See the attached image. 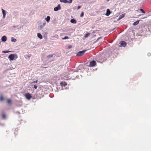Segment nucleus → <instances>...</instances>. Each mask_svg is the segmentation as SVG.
Returning a JSON list of instances; mask_svg holds the SVG:
<instances>
[{
	"label": "nucleus",
	"mask_w": 151,
	"mask_h": 151,
	"mask_svg": "<svg viewBox=\"0 0 151 151\" xmlns=\"http://www.w3.org/2000/svg\"><path fill=\"white\" fill-rule=\"evenodd\" d=\"M14 57L15 56L14 54H11L8 56V58H9L10 60H13L14 59Z\"/></svg>",
	"instance_id": "39448f33"
},
{
	"label": "nucleus",
	"mask_w": 151,
	"mask_h": 151,
	"mask_svg": "<svg viewBox=\"0 0 151 151\" xmlns=\"http://www.w3.org/2000/svg\"><path fill=\"white\" fill-rule=\"evenodd\" d=\"M84 15V13L83 12H82L80 15L81 17H83Z\"/></svg>",
	"instance_id": "a878e982"
},
{
	"label": "nucleus",
	"mask_w": 151,
	"mask_h": 151,
	"mask_svg": "<svg viewBox=\"0 0 151 151\" xmlns=\"http://www.w3.org/2000/svg\"><path fill=\"white\" fill-rule=\"evenodd\" d=\"M69 38V37L68 36H65L62 39L65 40V39H68Z\"/></svg>",
	"instance_id": "4be33fe9"
},
{
	"label": "nucleus",
	"mask_w": 151,
	"mask_h": 151,
	"mask_svg": "<svg viewBox=\"0 0 151 151\" xmlns=\"http://www.w3.org/2000/svg\"><path fill=\"white\" fill-rule=\"evenodd\" d=\"M70 22L72 23L76 24L77 22V21L74 19H73L70 20Z\"/></svg>",
	"instance_id": "9d476101"
},
{
	"label": "nucleus",
	"mask_w": 151,
	"mask_h": 151,
	"mask_svg": "<svg viewBox=\"0 0 151 151\" xmlns=\"http://www.w3.org/2000/svg\"><path fill=\"white\" fill-rule=\"evenodd\" d=\"M53 55H50L47 56V58H50L52 57Z\"/></svg>",
	"instance_id": "393cba45"
},
{
	"label": "nucleus",
	"mask_w": 151,
	"mask_h": 151,
	"mask_svg": "<svg viewBox=\"0 0 151 151\" xmlns=\"http://www.w3.org/2000/svg\"><path fill=\"white\" fill-rule=\"evenodd\" d=\"M73 0H69V1H68V3H71L72 2Z\"/></svg>",
	"instance_id": "bb28decb"
},
{
	"label": "nucleus",
	"mask_w": 151,
	"mask_h": 151,
	"mask_svg": "<svg viewBox=\"0 0 151 151\" xmlns=\"http://www.w3.org/2000/svg\"><path fill=\"white\" fill-rule=\"evenodd\" d=\"M60 85L62 86H65L67 85V83L65 82H62L60 83Z\"/></svg>",
	"instance_id": "423d86ee"
},
{
	"label": "nucleus",
	"mask_w": 151,
	"mask_h": 151,
	"mask_svg": "<svg viewBox=\"0 0 151 151\" xmlns=\"http://www.w3.org/2000/svg\"><path fill=\"white\" fill-rule=\"evenodd\" d=\"M11 41L12 42H15L16 41V40L14 38L12 37V38Z\"/></svg>",
	"instance_id": "6ab92c4d"
},
{
	"label": "nucleus",
	"mask_w": 151,
	"mask_h": 151,
	"mask_svg": "<svg viewBox=\"0 0 151 151\" xmlns=\"http://www.w3.org/2000/svg\"><path fill=\"white\" fill-rule=\"evenodd\" d=\"M34 88L35 89H36L37 88V86L35 85H34Z\"/></svg>",
	"instance_id": "c85d7f7f"
},
{
	"label": "nucleus",
	"mask_w": 151,
	"mask_h": 151,
	"mask_svg": "<svg viewBox=\"0 0 151 151\" xmlns=\"http://www.w3.org/2000/svg\"><path fill=\"white\" fill-rule=\"evenodd\" d=\"M72 47V46L71 45L69 46L68 47L69 49H70Z\"/></svg>",
	"instance_id": "7c9ffc66"
},
{
	"label": "nucleus",
	"mask_w": 151,
	"mask_h": 151,
	"mask_svg": "<svg viewBox=\"0 0 151 151\" xmlns=\"http://www.w3.org/2000/svg\"><path fill=\"white\" fill-rule=\"evenodd\" d=\"M8 52V51H3V52L4 53H7Z\"/></svg>",
	"instance_id": "cd10ccee"
},
{
	"label": "nucleus",
	"mask_w": 151,
	"mask_h": 151,
	"mask_svg": "<svg viewBox=\"0 0 151 151\" xmlns=\"http://www.w3.org/2000/svg\"><path fill=\"white\" fill-rule=\"evenodd\" d=\"M145 17H144L143 18V19H144Z\"/></svg>",
	"instance_id": "473e14b6"
},
{
	"label": "nucleus",
	"mask_w": 151,
	"mask_h": 151,
	"mask_svg": "<svg viewBox=\"0 0 151 151\" xmlns=\"http://www.w3.org/2000/svg\"><path fill=\"white\" fill-rule=\"evenodd\" d=\"M11 100L10 99H8L7 100V103L8 104H10L11 103Z\"/></svg>",
	"instance_id": "aec40b11"
},
{
	"label": "nucleus",
	"mask_w": 151,
	"mask_h": 151,
	"mask_svg": "<svg viewBox=\"0 0 151 151\" xmlns=\"http://www.w3.org/2000/svg\"><path fill=\"white\" fill-rule=\"evenodd\" d=\"M139 20H137L136 21L134 22L133 24V25L134 26H136L138 24L139 22Z\"/></svg>",
	"instance_id": "9b49d317"
},
{
	"label": "nucleus",
	"mask_w": 151,
	"mask_h": 151,
	"mask_svg": "<svg viewBox=\"0 0 151 151\" xmlns=\"http://www.w3.org/2000/svg\"><path fill=\"white\" fill-rule=\"evenodd\" d=\"M37 80H36V81H34L32 83H37Z\"/></svg>",
	"instance_id": "c756f323"
},
{
	"label": "nucleus",
	"mask_w": 151,
	"mask_h": 151,
	"mask_svg": "<svg viewBox=\"0 0 151 151\" xmlns=\"http://www.w3.org/2000/svg\"><path fill=\"white\" fill-rule=\"evenodd\" d=\"M61 9V8L60 7V5L58 4V6L54 8V10L55 11H57L59 10H60Z\"/></svg>",
	"instance_id": "20e7f679"
},
{
	"label": "nucleus",
	"mask_w": 151,
	"mask_h": 151,
	"mask_svg": "<svg viewBox=\"0 0 151 151\" xmlns=\"http://www.w3.org/2000/svg\"><path fill=\"white\" fill-rule=\"evenodd\" d=\"M1 10L3 14V18H4L5 17L6 15V12L5 11L4 9H2Z\"/></svg>",
	"instance_id": "6e6552de"
},
{
	"label": "nucleus",
	"mask_w": 151,
	"mask_h": 151,
	"mask_svg": "<svg viewBox=\"0 0 151 151\" xmlns=\"http://www.w3.org/2000/svg\"><path fill=\"white\" fill-rule=\"evenodd\" d=\"M110 14V10L109 9H107L106 11V16H109V14Z\"/></svg>",
	"instance_id": "ddd939ff"
},
{
	"label": "nucleus",
	"mask_w": 151,
	"mask_h": 151,
	"mask_svg": "<svg viewBox=\"0 0 151 151\" xmlns=\"http://www.w3.org/2000/svg\"><path fill=\"white\" fill-rule=\"evenodd\" d=\"M60 1L61 2H63L65 3H68V1L67 0H60Z\"/></svg>",
	"instance_id": "dca6fc26"
},
{
	"label": "nucleus",
	"mask_w": 151,
	"mask_h": 151,
	"mask_svg": "<svg viewBox=\"0 0 151 151\" xmlns=\"http://www.w3.org/2000/svg\"><path fill=\"white\" fill-rule=\"evenodd\" d=\"M37 37L40 39L42 38V36L41 34L40 33H38L37 34Z\"/></svg>",
	"instance_id": "f8f14e48"
},
{
	"label": "nucleus",
	"mask_w": 151,
	"mask_h": 151,
	"mask_svg": "<svg viewBox=\"0 0 151 151\" xmlns=\"http://www.w3.org/2000/svg\"><path fill=\"white\" fill-rule=\"evenodd\" d=\"M46 24V23H44L42 25H41L40 26V29H41L43 27H44Z\"/></svg>",
	"instance_id": "a211bd4d"
},
{
	"label": "nucleus",
	"mask_w": 151,
	"mask_h": 151,
	"mask_svg": "<svg viewBox=\"0 0 151 151\" xmlns=\"http://www.w3.org/2000/svg\"><path fill=\"white\" fill-rule=\"evenodd\" d=\"M50 19V16H47V17L45 18V19L47 22H49V21Z\"/></svg>",
	"instance_id": "4468645a"
},
{
	"label": "nucleus",
	"mask_w": 151,
	"mask_h": 151,
	"mask_svg": "<svg viewBox=\"0 0 151 151\" xmlns=\"http://www.w3.org/2000/svg\"><path fill=\"white\" fill-rule=\"evenodd\" d=\"M96 61L93 60L90 62L89 66L91 67H93L96 65Z\"/></svg>",
	"instance_id": "f03ea898"
},
{
	"label": "nucleus",
	"mask_w": 151,
	"mask_h": 151,
	"mask_svg": "<svg viewBox=\"0 0 151 151\" xmlns=\"http://www.w3.org/2000/svg\"><path fill=\"white\" fill-rule=\"evenodd\" d=\"M25 96L26 98L28 100H29L32 98V96L29 93H26Z\"/></svg>",
	"instance_id": "7ed1b4c3"
},
{
	"label": "nucleus",
	"mask_w": 151,
	"mask_h": 151,
	"mask_svg": "<svg viewBox=\"0 0 151 151\" xmlns=\"http://www.w3.org/2000/svg\"><path fill=\"white\" fill-rule=\"evenodd\" d=\"M6 40V37L5 36H3L1 38V40L2 41L5 42Z\"/></svg>",
	"instance_id": "1a4fd4ad"
},
{
	"label": "nucleus",
	"mask_w": 151,
	"mask_h": 151,
	"mask_svg": "<svg viewBox=\"0 0 151 151\" xmlns=\"http://www.w3.org/2000/svg\"><path fill=\"white\" fill-rule=\"evenodd\" d=\"M2 118H3V119H4L5 118L6 116H5V115L4 114H2Z\"/></svg>",
	"instance_id": "412c9836"
},
{
	"label": "nucleus",
	"mask_w": 151,
	"mask_h": 151,
	"mask_svg": "<svg viewBox=\"0 0 151 151\" xmlns=\"http://www.w3.org/2000/svg\"><path fill=\"white\" fill-rule=\"evenodd\" d=\"M81 7V6H78V7L77 9H80V8Z\"/></svg>",
	"instance_id": "2f4dec72"
},
{
	"label": "nucleus",
	"mask_w": 151,
	"mask_h": 151,
	"mask_svg": "<svg viewBox=\"0 0 151 151\" xmlns=\"http://www.w3.org/2000/svg\"><path fill=\"white\" fill-rule=\"evenodd\" d=\"M125 16L124 14H122L119 16V19H121L124 17Z\"/></svg>",
	"instance_id": "2eb2a0df"
},
{
	"label": "nucleus",
	"mask_w": 151,
	"mask_h": 151,
	"mask_svg": "<svg viewBox=\"0 0 151 151\" xmlns=\"http://www.w3.org/2000/svg\"><path fill=\"white\" fill-rule=\"evenodd\" d=\"M127 45L126 42L124 41H122L121 42V46L123 47H125Z\"/></svg>",
	"instance_id": "0eeeda50"
},
{
	"label": "nucleus",
	"mask_w": 151,
	"mask_h": 151,
	"mask_svg": "<svg viewBox=\"0 0 151 151\" xmlns=\"http://www.w3.org/2000/svg\"><path fill=\"white\" fill-rule=\"evenodd\" d=\"M86 50H84L82 51H79L77 53L76 55L78 56H81L84 55Z\"/></svg>",
	"instance_id": "f257e3e1"
},
{
	"label": "nucleus",
	"mask_w": 151,
	"mask_h": 151,
	"mask_svg": "<svg viewBox=\"0 0 151 151\" xmlns=\"http://www.w3.org/2000/svg\"><path fill=\"white\" fill-rule=\"evenodd\" d=\"M140 10L143 13H145V12L143 9H140Z\"/></svg>",
	"instance_id": "5701e85b"
},
{
	"label": "nucleus",
	"mask_w": 151,
	"mask_h": 151,
	"mask_svg": "<svg viewBox=\"0 0 151 151\" xmlns=\"http://www.w3.org/2000/svg\"><path fill=\"white\" fill-rule=\"evenodd\" d=\"M90 35V33H89L88 32L85 35L84 37L85 38H86L88 37Z\"/></svg>",
	"instance_id": "f3484780"
},
{
	"label": "nucleus",
	"mask_w": 151,
	"mask_h": 151,
	"mask_svg": "<svg viewBox=\"0 0 151 151\" xmlns=\"http://www.w3.org/2000/svg\"><path fill=\"white\" fill-rule=\"evenodd\" d=\"M0 100L1 101H3L4 100V98L3 96L1 95V96L0 97Z\"/></svg>",
	"instance_id": "b1692460"
}]
</instances>
